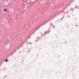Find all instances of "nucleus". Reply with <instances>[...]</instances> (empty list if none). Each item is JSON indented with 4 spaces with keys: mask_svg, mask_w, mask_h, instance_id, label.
<instances>
[{
    "mask_svg": "<svg viewBox=\"0 0 79 79\" xmlns=\"http://www.w3.org/2000/svg\"><path fill=\"white\" fill-rule=\"evenodd\" d=\"M7 61H8V60H5V62H7Z\"/></svg>",
    "mask_w": 79,
    "mask_h": 79,
    "instance_id": "1",
    "label": "nucleus"
},
{
    "mask_svg": "<svg viewBox=\"0 0 79 79\" xmlns=\"http://www.w3.org/2000/svg\"><path fill=\"white\" fill-rule=\"evenodd\" d=\"M4 11H6V10H5V9H4Z\"/></svg>",
    "mask_w": 79,
    "mask_h": 79,
    "instance_id": "2",
    "label": "nucleus"
}]
</instances>
